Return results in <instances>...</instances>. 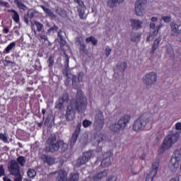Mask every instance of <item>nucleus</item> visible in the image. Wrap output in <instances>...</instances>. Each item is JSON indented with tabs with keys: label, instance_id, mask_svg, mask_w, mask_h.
Returning a JSON list of instances; mask_svg holds the SVG:
<instances>
[{
	"label": "nucleus",
	"instance_id": "1",
	"mask_svg": "<svg viewBox=\"0 0 181 181\" xmlns=\"http://www.w3.org/2000/svg\"><path fill=\"white\" fill-rule=\"evenodd\" d=\"M67 148H69V146L63 140H57L56 134H51L47 140L45 151L54 153V152H57L59 149H61L62 153H64L67 151Z\"/></svg>",
	"mask_w": 181,
	"mask_h": 181
},
{
	"label": "nucleus",
	"instance_id": "2",
	"mask_svg": "<svg viewBox=\"0 0 181 181\" xmlns=\"http://www.w3.org/2000/svg\"><path fill=\"white\" fill-rule=\"evenodd\" d=\"M152 128V123L149 121V118L144 116L139 117L134 121L132 127L133 131L139 132V131H148Z\"/></svg>",
	"mask_w": 181,
	"mask_h": 181
},
{
	"label": "nucleus",
	"instance_id": "3",
	"mask_svg": "<svg viewBox=\"0 0 181 181\" xmlns=\"http://www.w3.org/2000/svg\"><path fill=\"white\" fill-rule=\"evenodd\" d=\"M76 102L74 105L78 112H85L87 110V98L84 96L83 90H78L76 96Z\"/></svg>",
	"mask_w": 181,
	"mask_h": 181
},
{
	"label": "nucleus",
	"instance_id": "4",
	"mask_svg": "<svg viewBox=\"0 0 181 181\" xmlns=\"http://www.w3.org/2000/svg\"><path fill=\"white\" fill-rule=\"evenodd\" d=\"M180 138V132H175V133L170 134L165 138L161 148L163 151L170 149V148L179 141Z\"/></svg>",
	"mask_w": 181,
	"mask_h": 181
},
{
	"label": "nucleus",
	"instance_id": "5",
	"mask_svg": "<svg viewBox=\"0 0 181 181\" xmlns=\"http://www.w3.org/2000/svg\"><path fill=\"white\" fill-rule=\"evenodd\" d=\"M131 121V116L128 115H124L119 119L117 124H112L109 127V129L112 131V132H118L121 129H124L125 127L128 125V123Z\"/></svg>",
	"mask_w": 181,
	"mask_h": 181
},
{
	"label": "nucleus",
	"instance_id": "6",
	"mask_svg": "<svg viewBox=\"0 0 181 181\" xmlns=\"http://www.w3.org/2000/svg\"><path fill=\"white\" fill-rule=\"evenodd\" d=\"M104 114L101 111H98L95 117L94 129L95 131H101L104 128Z\"/></svg>",
	"mask_w": 181,
	"mask_h": 181
},
{
	"label": "nucleus",
	"instance_id": "7",
	"mask_svg": "<svg viewBox=\"0 0 181 181\" xmlns=\"http://www.w3.org/2000/svg\"><path fill=\"white\" fill-rule=\"evenodd\" d=\"M105 139V136L102 133H97L91 139V142L93 146H97L99 151L103 150V146L104 145V140Z\"/></svg>",
	"mask_w": 181,
	"mask_h": 181
},
{
	"label": "nucleus",
	"instance_id": "8",
	"mask_svg": "<svg viewBox=\"0 0 181 181\" xmlns=\"http://www.w3.org/2000/svg\"><path fill=\"white\" fill-rule=\"evenodd\" d=\"M8 169L10 175L12 176H18V175H21V167L19 166V163L15 160L9 161Z\"/></svg>",
	"mask_w": 181,
	"mask_h": 181
},
{
	"label": "nucleus",
	"instance_id": "9",
	"mask_svg": "<svg viewBox=\"0 0 181 181\" xmlns=\"http://www.w3.org/2000/svg\"><path fill=\"white\" fill-rule=\"evenodd\" d=\"M158 80V76L155 72H151L147 74L145 77L143 78V81L146 84L147 88H149L151 86L155 84Z\"/></svg>",
	"mask_w": 181,
	"mask_h": 181
},
{
	"label": "nucleus",
	"instance_id": "10",
	"mask_svg": "<svg viewBox=\"0 0 181 181\" xmlns=\"http://www.w3.org/2000/svg\"><path fill=\"white\" fill-rule=\"evenodd\" d=\"M69 94L64 93L62 96L59 98L58 100L55 103L54 108H56V110L62 111V110L64 108V104H66V103H69Z\"/></svg>",
	"mask_w": 181,
	"mask_h": 181
},
{
	"label": "nucleus",
	"instance_id": "11",
	"mask_svg": "<svg viewBox=\"0 0 181 181\" xmlns=\"http://www.w3.org/2000/svg\"><path fill=\"white\" fill-rule=\"evenodd\" d=\"M146 0H136L135 4V12L137 16H143L145 13L144 6L146 5Z\"/></svg>",
	"mask_w": 181,
	"mask_h": 181
},
{
	"label": "nucleus",
	"instance_id": "12",
	"mask_svg": "<svg viewBox=\"0 0 181 181\" xmlns=\"http://www.w3.org/2000/svg\"><path fill=\"white\" fill-rule=\"evenodd\" d=\"M80 132H81V123H78L69 140L71 148H73V146L76 145V143L77 142V139H78V136H80Z\"/></svg>",
	"mask_w": 181,
	"mask_h": 181
},
{
	"label": "nucleus",
	"instance_id": "13",
	"mask_svg": "<svg viewBox=\"0 0 181 181\" xmlns=\"http://www.w3.org/2000/svg\"><path fill=\"white\" fill-rule=\"evenodd\" d=\"M111 158H112V151H108L103 154V159L101 161L102 168H108L111 166Z\"/></svg>",
	"mask_w": 181,
	"mask_h": 181
},
{
	"label": "nucleus",
	"instance_id": "14",
	"mask_svg": "<svg viewBox=\"0 0 181 181\" xmlns=\"http://www.w3.org/2000/svg\"><path fill=\"white\" fill-rule=\"evenodd\" d=\"M158 33H159V25L156 27L155 23H150V33L148 37L146 39V42H151V40H153Z\"/></svg>",
	"mask_w": 181,
	"mask_h": 181
},
{
	"label": "nucleus",
	"instance_id": "15",
	"mask_svg": "<svg viewBox=\"0 0 181 181\" xmlns=\"http://www.w3.org/2000/svg\"><path fill=\"white\" fill-rule=\"evenodd\" d=\"M91 156H93L91 151L84 152L83 153V156L79 157L76 162L78 166L86 165V163H87V162L91 159Z\"/></svg>",
	"mask_w": 181,
	"mask_h": 181
},
{
	"label": "nucleus",
	"instance_id": "16",
	"mask_svg": "<svg viewBox=\"0 0 181 181\" xmlns=\"http://www.w3.org/2000/svg\"><path fill=\"white\" fill-rule=\"evenodd\" d=\"M158 168H159V162H154L152 164L151 171L146 175V181H153V178L156 176V174L158 173Z\"/></svg>",
	"mask_w": 181,
	"mask_h": 181
},
{
	"label": "nucleus",
	"instance_id": "17",
	"mask_svg": "<svg viewBox=\"0 0 181 181\" xmlns=\"http://www.w3.org/2000/svg\"><path fill=\"white\" fill-rule=\"evenodd\" d=\"M66 121H74L76 119V112L74 111V107L73 105H69L66 108L65 114Z\"/></svg>",
	"mask_w": 181,
	"mask_h": 181
},
{
	"label": "nucleus",
	"instance_id": "18",
	"mask_svg": "<svg viewBox=\"0 0 181 181\" xmlns=\"http://www.w3.org/2000/svg\"><path fill=\"white\" fill-rule=\"evenodd\" d=\"M75 42L76 46L79 47V52L87 54V45L84 43V37L83 36L76 37Z\"/></svg>",
	"mask_w": 181,
	"mask_h": 181
},
{
	"label": "nucleus",
	"instance_id": "19",
	"mask_svg": "<svg viewBox=\"0 0 181 181\" xmlns=\"http://www.w3.org/2000/svg\"><path fill=\"white\" fill-rule=\"evenodd\" d=\"M74 2H76L79 6L78 8V13L80 19H84V13L86 12V6L84 5V1L81 0H74Z\"/></svg>",
	"mask_w": 181,
	"mask_h": 181
},
{
	"label": "nucleus",
	"instance_id": "20",
	"mask_svg": "<svg viewBox=\"0 0 181 181\" xmlns=\"http://www.w3.org/2000/svg\"><path fill=\"white\" fill-rule=\"evenodd\" d=\"M108 175V172L107 170H103L100 173H98L97 175H95L91 177H88L85 179L83 181H90L91 179L93 181H98L101 180V179H103V177H105Z\"/></svg>",
	"mask_w": 181,
	"mask_h": 181
},
{
	"label": "nucleus",
	"instance_id": "21",
	"mask_svg": "<svg viewBox=\"0 0 181 181\" xmlns=\"http://www.w3.org/2000/svg\"><path fill=\"white\" fill-rule=\"evenodd\" d=\"M130 23L132 29L138 30L139 29H141L144 23L139 20L130 19Z\"/></svg>",
	"mask_w": 181,
	"mask_h": 181
},
{
	"label": "nucleus",
	"instance_id": "22",
	"mask_svg": "<svg viewBox=\"0 0 181 181\" xmlns=\"http://www.w3.org/2000/svg\"><path fill=\"white\" fill-rule=\"evenodd\" d=\"M41 159L43 160L44 163H47L49 166L54 163V158L52 156H49L46 154H42L41 156Z\"/></svg>",
	"mask_w": 181,
	"mask_h": 181
},
{
	"label": "nucleus",
	"instance_id": "23",
	"mask_svg": "<svg viewBox=\"0 0 181 181\" xmlns=\"http://www.w3.org/2000/svg\"><path fill=\"white\" fill-rule=\"evenodd\" d=\"M67 180V173L64 170H60L58 172V177L57 181H66Z\"/></svg>",
	"mask_w": 181,
	"mask_h": 181
},
{
	"label": "nucleus",
	"instance_id": "24",
	"mask_svg": "<svg viewBox=\"0 0 181 181\" xmlns=\"http://www.w3.org/2000/svg\"><path fill=\"white\" fill-rule=\"evenodd\" d=\"M8 12L13 13L11 14V18L13 21L16 22V23H19V22H21V18L19 17V13H18V11H16L15 9H11L8 10Z\"/></svg>",
	"mask_w": 181,
	"mask_h": 181
},
{
	"label": "nucleus",
	"instance_id": "25",
	"mask_svg": "<svg viewBox=\"0 0 181 181\" xmlns=\"http://www.w3.org/2000/svg\"><path fill=\"white\" fill-rule=\"evenodd\" d=\"M14 4L20 11H28V6L21 0H14Z\"/></svg>",
	"mask_w": 181,
	"mask_h": 181
},
{
	"label": "nucleus",
	"instance_id": "26",
	"mask_svg": "<svg viewBox=\"0 0 181 181\" xmlns=\"http://www.w3.org/2000/svg\"><path fill=\"white\" fill-rule=\"evenodd\" d=\"M40 8H42V11H44L47 16H49V18H56V15H54V13H53L50 8H47L45 6L43 5H41Z\"/></svg>",
	"mask_w": 181,
	"mask_h": 181
},
{
	"label": "nucleus",
	"instance_id": "27",
	"mask_svg": "<svg viewBox=\"0 0 181 181\" xmlns=\"http://www.w3.org/2000/svg\"><path fill=\"white\" fill-rule=\"evenodd\" d=\"M142 36L141 33H132L130 37H131V41L132 42H139L141 40V37Z\"/></svg>",
	"mask_w": 181,
	"mask_h": 181
},
{
	"label": "nucleus",
	"instance_id": "28",
	"mask_svg": "<svg viewBox=\"0 0 181 181\" xmlns=\"http://www.w3.org/2000/svg\"><path fill=\"white\" fill-rule=\"evenodd\" d=\"M125 0H108L107 1V6L109 8H114L117 6V4H122Z\"/></svg>",
	"mask_w": 181,
	"mask_h": 181
},
{
	"label": "nucleus",
	"instance_id": "29",
	"mask_svg": "<svg viewBox=\"0 0 181 181\" xmlns=\"http://www.w3.org/2000/svg\"><path fill=\"white\" fill-rule=\"evenodd\" d=\"M80 179V175H78V173H71L69 176L68 181H78Z\"/></svg>",
	"mask_w": 181,
	"mask_h": 181
},
{
	"label": "nucleus",
	"instance_id": "30",
	"mask_svg": "<svg viewBox=\"0 0 181 181\" xmlns=\"http://www.w3.org/2000/svg\"><path fill=\"white\" fill-rule=\"evenodd\" d=\"M86 43H92L93 46H97V44L98 43V40L95 39V37L90 36L89 37H86Z\"/></svg>",
	"mask_w": 181,
	"mask_h": 181
},
{
	"label": "nucleus",
	"instance_id": "31",
	"mask_svg": "<svg viewBox=\"0 0 181 181\" xmlns=\"http://www.w3.org/2000/svg\"><path fill=\"white\" fill-rule=\"evenodd\" d=\"M16 46V43L15 42H11L4 50V53H9L11 50H12L13 47H15Z\"/></svg>",
	"mask_w": 181,
	"mask_h": 181
},
{
	"label": "nucleus",
	"instance_id": "32",
	"mask_svg": "<svg viewBox=\"0 0 181 181\" xmlns=\"http://www.w3.org/2000/svg\"><path fill=\"white\" fill-rule=\"evenodd\" d=\"M158 47H159V39H157L154 41L150 54H155V51L156 50V49H158Z\"/></svg>",
	"mask_w": 181,
	"mask_h": 181
},
{
	"label": "nucleus",
	"instance_id": "33",
	"mask_svg": "<svg viewBox=\"0 0 181 181\" xmlns=\"http://www.w3.org/2000/svg\"><path fill=\"white\" fill-rule=\"evenodd\" d=\"M171 29L174 32V33H176L177 35L181 33V31L179 29V25H177V24H176L175 23H173L171 24Z\"/></svg>",
	"mask_w": 181,
	"mask_h": 181
},
{
	"label": "nucleus",
	"instance_id": "34",
	"mask_svg": "<svg viewBox=\"0 0 181 181\" xmlns=\"http://www.w3.org/2000/svg\"><path fill=\"white\" fill-rule=\"evenodd\" d=\"M127 62H122V63H119L118 65H117V69H119V70H120V71H122V73H124V71H125V69H127Z\"/></svg>",
	"mask_w": 181,
	"mask_h": 181
},
{
	"label": "nucleus",
	"instance_id": "35",
	"mask_svg": "<svg viewBox=\"0 0 181 181\" xmlns=\"http://www.w3.org/2000/svg\"><path fill=\"white\" fill-rule=\"evenodd\" d=\"M72 86L75 90H78V86L77 85V76H73L71 78Z\"/></svg>",
	"mask_w": 181,
	"mask_h": 181
},
{
	"label": "nucleus",
	"instance_id": "36",
	"mask_svg": "<svg viewBox=\"0 0 181 181\" xmlns=\"http://www.w3.org/2000/svg\"><path fill=\"white\" fill-rule=\"evenodd\" d=\"M27 175L28 177L34 179V177L36 176V171L33 169H29L27 172Z\"/></svg>",
	"mask_w": 181,
	"mask_h": 181
},
{
	"label": "nucleus",
	"instance_id": "37",
	"mask_svg": "<svg viewBox=\"0 0 181 181\" xmlns=\"http://www.w3.org/2000/svg\"><path fill=\"white\" fill-rule=\"evenodd\" d=\"M17 162H18L21 166H25V163H26V160H25V157L20 156L17 158Z\"/></svg>",
	"mask_w": 181,
	"mask_h": 181
},
{
	"label": "nucleus",
	"instance_id": "38",
	"mask_svg": "<svg viewBox=\"0 0 181 181\" xmlns=\"http://www.w3.org/2000/svg\"><path fill=\"white\" fill-rule=\"evenodd\" d=\"M34 25L36 26L37 32H42V29H43V24L39 21H34Z\"/></svg>",
	"mask_w": 181,
	"mask_h": 181
},
{
	"label": "nucleus",
	"instance_id": "39",
	"mask_svg": "<svg viewBox=\"0 0 181 181\" xmlns=\"http://www.w3.org/2000/svg\"><path fill=\"white\" fill-rule=\"evenodd\" d=\"M91 124H93V122L86 119L83 121L82 122V125L83 127V128H88V127H90L91 125Z\"/></svg>",
	"mask_w": 181,
	"mask_h": 181
},
{
	"label": "nucleus",
	"instance_id": "40",
	"mask_svg": "<svg viewBox=\"0 0 181 181\" xmlns=\"http://www.w3.org/2000/svg\"><path fill=\"white\" fill-rule=\"evenodd\" d=\"M49 67H53L54 65V59L53 57L50 56L47 60Z\"/></svg>",
	"mask_w": 181,
	"mask_h": 181
},
{
	"label": "nucleus",
	"instance_id": "41",
	"mask_svg": "<svg viewBox=\"0 0 181 181\" xmlns=\"http://www.w3.org/2000/svg\"><path fill=\"white\" fill-rule=\"evenodd\" d=\"M0 6H3L4 8H11V4H9L8 1L0 0Z\"/></svg>",
	"mask_w": 181,
	"mask_h": 181
},
{
	"label": "nucleus",
	"instance_id": "42",
	"mask_svg": "<svg viewBox=\"0 0 181 181\" xmlns=\"http://www.w3.org/2000/svg\"><path fill=\"white\" fill-rule=\"evenodd\" d=\"M26 15L29 17V19H33L36 15V12L35 11H28Z\"/></svg>",
	"mask_w": 181,
	"mask_h": 181
},
{
	"label": "nucleus",
	"instance_id": "43",
	"mask_svg": "<svg viewBox=\"0 0 181 181\" xmlns=\"http://www.w3.org/2000/svg\"><path fill=\"white\" fill-rule=\"evenodd\" d=\"M0 141H2L4 142V144H6V142H8V136L2 133L0 134Z\"/></svg>",
	"mask_w": 181,
	"mask_h": 181
},
{
	"label": "nucleus",
	"instance_id": "44",
	"mask_svg": "<svg viewBox=\"0 0 181 181\" xmlns=\"http://www.w3.org/2000/svg\"><path fill=\"white\" fill-rule=\"evenodd\" d=\"M167 52L168 53H169V54H173V47H172L171 45H168Z\"/></svg>",
	"mask_w": 181,
	"mask_h": 181
},
{
	"label": "nucleus",
	"instance_id": "45",
	"mask_svg": "<svg viewBox=\"0 0 181 181\" xmlns=\"http://www.w3.org/2000/svg\"><path fill=\"white\" fill-rule=\"evenodd\" d=\"M7 57H6V59H5V63L6 64H4V66H8V64H11L13 66H16V64L15 62H12V61L7 60L6 59Z\"/></svg>",
	"mask_w": 181,
	"mask_h": 181
},
{
	"label": "nucleus",
	"instance_id": "46",
	"mask_svg": "<svg viewBox=\"0 0 181 181\" xmlns=\"http://www.w3.org/2000/svg\"><path fill=\"white\" fill-rule=\"evenodd\" d=\"M59 45L63 47L66 45V40H64V37L59 38Z\"/></svg>",
	"mask_w": 181,
	"mask_h": 181
},
{
	"label": "nucleus",
	"instance_id": "47",
	"mask_svg": "<svg viewBox=\"0 0 181 181\" xmlns=\"http://www.w3.org/2000/svg\"><path fill=\"white\" fill-rule=\"evenodd\" d=\"M5 175V170L4 169V165H0V177H2Z\"/></svg>",
	"mask_w": 181,
	"mask_h": 181
},
{
	"label": "nucleus",
	"instance_id": "48",
	"mask_svg": "<svg viewBox=\"0 0 181 181\" xmlns=\"http://www.w3.org/2000/svg\"><path fill=\"white\" fill-rule=\"evenodd\" d=\"M111 49L110 47H107L105 49V54H106V57H108V56H110L111 54Z\"/></svg>",
	"mask_w": 181,
	"mask_h": 181
},
{
	"label": "nucleus",
	"instance_id": "49",
	"mask_svg": "<svg viewBox=\"0 0 181 181\" xmlns=\"http://www.w3.org/2000/svg\"><path fill=\"white\" fill-rule=\"evenodd\" d=\"M175 129L177 131H181V122H177L175 124Z\"/></svg>",
	"mask_w": 181,
	"mask_h": 181
},
{
	"label": "nucleus",
	"instance_id": "50",
	"mask_svg": "<svg viewBox=\"0 0 181 181\" xmlns=\"http://www.w3.org/2000/svg\"><path fill=\"white\" fill-rule=\"evenodd\" d=\"M23 21L26 25H29V17L27 16V14L23 16Z\"/></svg>",
	"mask_w": 181,
	"mask_h": 181
},
{
	"label": "nucleus",
	"instance_id": "51",
	"mask_svg": "<svg viewBox=\"0 0 181 181\" xmlns=\"http://www.w3.org/2000/svg\"><path fill=\"white\" fill-rule=\"evenodd\" d=\"M106 180H108V181H117V177H115L114 175H111Z\"/></svg>",
	"mask_w": 181,
	"mask_h": 181
},
{
	"label": "nucleus",
	"instance_id": "52",
	"mask_svg": "<svg viewBox=\"0 0 181 181\" xmlns=\"http://www.w3.org/2000/svg\"><path fill=\"white\" fill-rule=\"evenodd\" d=\"M170 181H180V177L179 176L173 177Z\"/></svg>",
	"mask_w": 181,
	"mask_h": 181
},
{
	"label": "nucleus",
	"instance_id": "53",
	"mask_svg": "<svg viewBox=\"0 0 181 181\" xmlns=\"http://www.w3.org/2000/svg\"><path fill=\"white\" fill-rule=\"evenodd\" d=\"M16 178L14 179V181H22V176L20 175H16Z\"/></svg>",
	"mask_w": 181,
	"mask_h": 181
},
{
	"label": "nucleus",
	"instance_id": "54",
	"mask_svg": "<svg viewBox=\"0 0 181 181\" xmlns=\"http://www.w3.org/2000/svg\"><path fill=\"white\" fill-rule=\"evenodd\" d=\"M163 20L164 21V22L168 23L169 22H170V16L163 17Z\"/></svg>",
	"mask_w": 181,
	"mask_h": 181
},
{
	"label": "nucleus",
	"instance_id": "55",
	"mask_svg": "<svg viewBox=\"0 0 181 181\" xmlns=\"http://www.w3.org/2000/svg\"><path fill=\"white\" fill-rule=\"evenodd\" d=\"M40 39H42V40H47V35H40Z\"/></svg>",
	"mask_w": 181,
	"mask_h": 181
},
{
	"label": "nucleus",
	"instance_id": "56",
	"mask_svg": "<svg viewBox=\"0 0 181 181\" xmlns=\"http://www.w3.org/2000/svg\"><path fill=\"white\" fill-rule=\"evenodd\" d=\"M57 13L59 15V16H63V11H62V8L57 9Z\"/></svg>",
	"mask_w": 181,
	"mask_h": 181
},
{
	"label": "nucleus",
	"instance_id": "57",
	"mask_svg": "<svg viewBox=\"0 0 181 181\" xmlns=\"http://www.w3.org/2000/svg\"><path fill=\"white\" fill-rule=\"evenodd\" d=\"M58 37H59V39H61L62 37H64L63 36V31L62 30H60L58 33Z\"/></svg>",
	"mask_w": 181,
	"mask_h": 181
},
{
	"label": "nucleus",
	"instance_id": "58",
	"mask_svg": "<svg viewBox=\"0 0 181 181\" xmlns=\"http://www.w3.org/2000/svg\"><path fill=\"white\" fill-rule=\"evenodd\" d=\"M51 30H57L59 29V27L56 25H54L53 27L50 28Z\"/></svg>",
	"mask_w": 181,
	"mask_h": 181
},
{
	"label": "nucleus",
	"instance_id": "59",
	"mask_svg": "<svg viewBox=\"0 0 181 181\" xmlns=\"http://www.w3.org/2000/svg\"><path fill=\"white\" fill-rule=\"evenodd\" d=\"M146 158V154L143 153L141 156H140V159H141V160H145Z\"/></svg>",
	"mask_w": 181,
	"mask_h": 181
},
{
	"label": "nucleus",
	"instance_id": "60",
	"mask_svg": "<svg viewBox=\"0 0 181 181\" xmlns=\"http://www.w3.org/2000/svg\"><path fill=\"white\" fill-rule=\"evenodd\" d=\"M3 33H9V28H5L3 29Z\"/></svg>",
	"mask_w": 181,
	"mask_h": 181
},
{
	"label": "nucleus",
	"instance_id": "61",
	"mask_svg": "<svg viewBox=\"0 0 181 181\" xmlns=\"http://www.w3.org/2000/svg\"><path fill=\"white\" fill-rule=\"evenodd\" d=\"M152 22H158V18L156 17H152L151 18Z\"/></svg>",
	"mask_w": 181,
	"mask_h": 181
},
{
	"label": "nucleus",
	"instance_id": "62",
	"mask_svg": "<svg viewBox=\"0 0 181 181\" xmlns=\"http://www.w3.org/2000/svg\"><path fill=\"white\" fill-rule=\"evenodd\" d=\"M42 114L45 115L46 114V109H42Z\"/></svg>",
	"mask_w": 181,
	"mask_h": 181
},
{
	"label": "nucleus",
	"instance_id": "63",
	"mask_svg": "<svg viewBox=\"0 0 181 181\" xmlns=\"http://www.w3.org/2000/svg\"><path fill=\"white\" fill-rule=\"evenodd\" d=\"M4 181H11V180L9 178L4 177Z\"/></svg>",
	"mask_w": 181,
	"mask_h": 181
},
{
	"label": "nucleus",
	"instance_id": "64",
	"mask_svg": "<svg viewBox=\"0 0 181 181\" xmlns=\"http://www.w3.org/2000/svg\"><path fill=\"white\" fill-rule=\"evenodd\" d=\"M53 32L51 28L47 30V33H52Z\"/></svg>",
	"mask_w": 181,
	"mask_h": 181
}]
</instances>
